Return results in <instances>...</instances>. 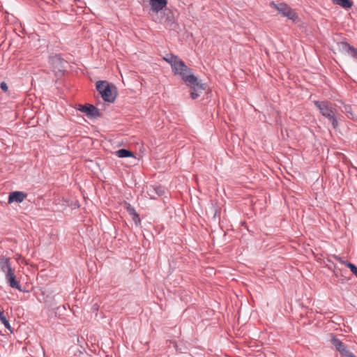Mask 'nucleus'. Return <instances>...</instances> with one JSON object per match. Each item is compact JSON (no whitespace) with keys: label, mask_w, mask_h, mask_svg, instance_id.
<instances>
[{"label":"nucleus","mask_w":357,"mask_h":357,"mask_svg":"<svg viewBox=\"0 0 357 357\" xmlns=\"http://www.w3.org/2000/svg\"><path fill=\"white\" fill-rule=\"evenodd\" d=\"M160 22L169 29H174L177 26L173 13L169 9H165L160 12Z\"/></svg>","instance_id":"4"},{"label":"nucleus","mask_w":357,"mask_h":357,"mask_svg":"<svg viewBox=\"0 0 357 357\" xmlns=\"http://www.w3.org/2000/svg\"><path fill=\"white\" fill-rule=\"evenodd\" d=\"M167 4V0H151L150 5L153 12L159 13L164 10Z\"/></svg>","instance_id":"11"},{"label":"nucleus","mask_w":357,"mask_h":357,"mask_svg":"<svg viewBox=\"0 0 357 357\" xmlns=\"http://www.w3.org/2000/svg\"><path fill=\"white\" fill-rule=\"evenodd\" d=\"M333 257L338 261H340L341 264H344L345 266H347V263H350L349 261H344L341 257H338V256H336V255H334Z\"/></svg>","instance_id":"26"},{"label":"nucleus","mask_w":357,"mask_h":357,"mask_svg":"<svg viewBox=\"0 0 357 357\" xmlns=\"http://www.w3.org/2000/svg\"><path fill=\"white\" fill-rule=\"evenodd\" d=\"M0 270L5 274V275L13 271L10 259L4 256L0 257Z\"/></svg>","instance_id":"9"},{"label":"nucleus","mask_w":357,"mask_h":357,"mask_svg":"<svg viewBox=\"0 0 357 357\" xmlns=\"http://www.w3.org/2000/svg\"><path fill=\"white\" fill-rule=\"evenodd\" d=\"M27 195L21 191H14L10 192L8 196V203L17 202L21 203L26 197Z\"/></svg>","instance_id":"8"},{"label":"nucleus","mask_w":357,"mask_h":357,"mask_svg":"<svg viewBox=\"0 0 357 357\" xmlns=\"http://www.w3.org/2000/svg\"><path fill=\"white\" fill-rule=\"evenodd\" d=\"M109 83L107 81H98L96 82V89L97 91L100 93V95L102 93V91H104V88L106 86H109Z\"/></svg>","instance_id":"18"},{"label":"nucleus","mask_w":357,"mask_h":357,"mask_svg":"<svg viewBox=\"0 0 357 357\" xmlns=\"http://www.w3.org/2000/svg\"><path fill=\"white\" fill-rule=\"evenodd\" d=\"M171 67L174 75H180L187 85L191 88L190 97L192 99L197 98L206 89V85L199 82L197 77L190 74L191 70L178 57L177 61H175L174 66Z\"/></svg>","instance_id":"1"},{"label":"nucleus","mask_w":357,"mask_h":357,"mask_svg":"<svg viewBox=\"0 0 357 357\" xmlns=\"http://www.w3.org/2000/svg\"><path fill=\"white\" fill-rule=\"evenodd\" d=\"M6 280L8 285L14 289H17L20 291L22 290L21 285L20 284V282L16 280V277L15 275L14 271L12 272L6 274L5 275Z\"/></svg>","instance_id":"10"},{"label":"nucleus","mask_w":357,"mask_h":357,"mask_svg":"<svg viewBox=\"0 0 357 357\" xmlns=\"http://www.w3.org/2000/svg\"><path fill=\"white\" fill-rule=\"evenodd\" d=\"M347 266L351 270L352 273L357 278V266L352 263H347Z\"/></svg>","instance_id":"22"},{"label":"nucleus","mask_w":357,"mask_h":357,"mask_svg":"<svg viewBox=\"0 0 357 357\" xmlns=\"http://www.w3.org/2000/svg\"><path fill=\"white\" fill-rule=\"evenodd\" d=\"M342 357H356L354 354L345 348L342 351L340 352Z\"/></svg>","instance_id":"21"},{"label":"nucleus","mask_w":357,"mask_h":357,"mask_svg":"<svg viewBox=\"0 0 357 357\" xmlns=\"http://www.w3.org/2000/svg\"><path fill=\"white\" fill-rule=\"evenodd\" d=\"M342 112L347 114V116L349 118H354V114L352 113V109L350 105H344L342 109Z\"/></svg>","instance_id":"19"},{"label":"nucleus","mask_w":357,"mask_h":357,"mask_svg":"<svg viewBox=\"0 0 357 357\" xmlns=\"http://www.w3.org/2000/svg\"><path fill=\"white\" fill-rule=\"evenodd\" d=\"M101 97L105 102H113L116 98V93L114 94L112 90V86L109 84V86H106L104 88V91L101 94Z\"/></svg>","instance_id":"7"},{"label":"nucleus","mask_w":357,"mask_h":357,"mask_svg":"<svg viewBox=\"0 0 357 357\" xmlns=\"http://www.w3.org/2000/svg\"><path fill=\"white\" fill-rule=\"evenodd\" d=\"M314 104L319 109L321 114L327 118L328 121L332 124L334 129L338 126V121L336 116L337 109L333 107V104L329 101H314Z\"/></svg>","instance_id":"2"},{"label":"nucleus","mask_w":357,"mask_h":357,"mask_svg":"<svg viewBox=\"0 0 357 357\" xmlns=\"http://www.w3.org/2000/svg\"><path fill=\"white\" fill-rule=\"evenodd\" d=\"M0 321L7 329H8L11 333L13 332L8 320L6 319V315L1 310H0Z\"/></svg>","instance_id":"16"},{"label":"nucleus","mask_w":357,"mask_h":357,"mask_svg":"<svg viewBox=\"0 0 357 357\" xmlns=\"http://www.w3.org/2000/svg\"><path fill=\"white\" fill-rule=\"evenodd\" d=\"M333 3L344 8H350L352 6V3L349 0H333Z\"/></svg>","instance_id":"15"},{"label":"nucleus","mask_w":357,"mask_h":357,"mask_svg":"<svg viewBox=\"0 0 357 357\" xmlns=\"http://www.w3.org/2000/svg\"><path fill=\"white\" fill-rule=\"evenodd\" d=\"M132 216V220L135 222V225H138V224L140 223V222H141V220L139 218L138 213L136 212Z\"/></svg>","instance_id":"24"},{"label":"nucleus","mask_w":357,"mask_h":357,"mask_svg":"<svg viewBox=\"0 0 357 357\" xmlns=\"http://www.w3.org/2000/svg\"><path fill=\"white\" fill-rule=\"evenodd\" d=\"M124 207L130 215H132L133 214H135L136 213L135 208L133 206H132L130 205V204H129L126 202L124 203Z\"/></svg>","instance_id":"20"},{"label":"nucleus","mask_w":357,"mask_h":357,"mask_svg":"<svg viewBox=\"0 0 357 357\" xmlns=\"http://www.w3.org/2000/svg\"><path fill=\"white\" fill-rule=\"evenodd\" d=\"M340 46L344 52H347L354 59H357V48L344 41L341 42Z\"/></svg>","instance_id":"12"},{"label":"nucleus","mask_w":357,"mask_h":357,"mask_svg":"<svg viewBox=\"0 0 357 357\" xmlns=\"http://www.w3.org/2000/svg\"><path fill=\"white\" fill-rule=\"evenodd\" d=\"M331 344L335 347L337 351H338L340 353L342 351L347 347L344 345V344L337 337H336L335 335L331 334Z\"/></svg>","instance_id":"13"},{"label":"nucleus","mask_w":357,"mask_h":357,"mask_svg":"<svg viewBox=\"0 0 357 357\" xmlns=\"http://www.w3.org/2000/svg\"><path fill=\"white\" fill-rule=\"evenodd\" d=\"M177 58L178 56L174 55V54H167L165 57H164V60L165 61H167L168 63L170 64V66H174L175 64V61H177Z\"/></svg>","instance_id":"17"},{"label":"nucleus","mask_w":357,"mask_h":357,"mask_svg":"<svg viewBox=\"0 0 357 357\" xmlns=\"http://www.w3.org/2000/svg\"><path fill=\"white\" fill-rule=\"evenodd\" d=\"M116 155L119 158H128V157H134V153L126 149H121L116 151Z\"/></svg>","instance_id":"14"},{"label":"nucleus","mask_w":357,"mask_h":357,"mask_svg":"<svg viewBox=\"0 0 357 357\" xmlns=\"http://www.w3.org/2000/svg\"><path fill=\"white\" fill-rule=\"evenodd\" d=\"M50 63L51 64L54 71L56 73H62L65 70L67 62L63 60L59 55L50 56Z\"/></svg>","instance_id":"6"},{"label":"nucleus","mask_w":357,"mask_h":357,"mask_svg":"<svg viewBox=\"0 0 357 357\" xmlns=\"http://www.w3.org/2000/svg\"><path fill=\"white\" fill-rule=\"evenodd\" d=\"M149 195L151 196V199H155V197H154L153 195H151V194H150Z\"/></svg>","instance_id":"27"},{"label":"nucleus","mask_w":357,"mask_h":357,"mask_svg":"<svg viewBox=\"0 0 357 357\" xmlns=\"http://www.w3.org/2000/svg\"><path fill=\"white\" fill-rule=\"evenodd\" d=\"M271 6L276 9L284 17H288L289 20L295 21L298 18L297 14L284 3H275L271 2Z\"/></svg>","instance_id":"3"},{"label":"nucleus","mask_w":357,"mask_h":357,"mask_svg":"<svg viewBox=\"0 0 357 357\" xmlns=\"http://www.w3.org/2000/svg\"><path fill=\"white\" fill-rule=\"evenodd\" d=\"M153 190L157 196H162L164 194V190L161 187H155Z\"/></svg>","instance_id":"23"},{"label":"nucleus","mask_w":357,"mask_h":357,"mask_svg":"<svg viewBox=\"0 0 357 357\" xmlns=\"http://www.w3.org/2000/svg\"><path fill=\"white\" fill-rule=\"evenodd\" d=\"M77 109L83 113H85L89 118H98L102 116L100 110L94 105L91 104H86L84 105H79Z\"/></svg>","instance_id":"5"},{"label":"nucleus","mask_w":357,"mask_h":357,"mask_svg":"<svg viewBox=\"0 0 357 357\" xmlns=\"http://www.w3.org/2000/svg\"><path fill=\"white\" fill-rule=\"evenodd\" d=\"M0 88H1V89L3 91H4V92L8 91V85H7V84H6L5 82H1V84H0Z\"/></svg>","instance_id":"25"}]
</instances>
